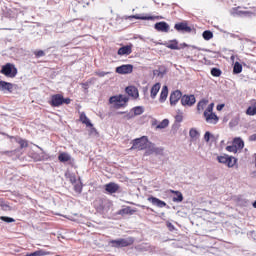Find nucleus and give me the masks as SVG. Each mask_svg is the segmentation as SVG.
Instances as JSON below:
<instances>
[{"label": "nucleus", "instance_id": "nucleus-1", "mask_svg": "<svg viewBox=\"0 0 256 256\" xmlns=\"http://www.w3.org/2000/svg\"><path fill=\"white\" fill-rule=\"evenodd\" d=\"M213 107H215V104H209L207 100H202L198 103V111L204 110V119L206 123H209L210 125H217V123H219V117L213 113Z\"/></svg>", "mask_w": 256, "mask_h": 256}, {"label": "nucleus", "instance_id": "nucleus-2", "mask_svg": "<svg viewBox=\"0 0 256 256\" xmlns=\"http://www.w3.org/2000/svg\"><path fill=\"white\" fill-rule=\"evenodd\" d=\"M157 95H159L158 102L160 104L165 103V101H167V98L169 97V87H167V85H164L161 88V83L159 82L155 83L150 88V97L151 99H157Z\"/></svg>", "mask_w": 256, "mask_h": 256}, {"label": "nucleus", "instance_id": "nucleus-3", "mask_svg": "<svg viewBox=\"0 0 256 256\" xmlns=\"http://www.w3.org/2000/svg\"><path fill=\"white\" fill-rule=\"evenodd\" d=\"M109 103L114 109H124V107H127V103H129V97L117 94L110 97Z\"/></svg>", "mask_w": 256, "mask_h": 256}, {"label": "nucleus", "instance_id": "nucleus-4", "mask_svg": "<svg viewBox=\"0 0 256 256\" xmlns=\"http://www.w3.org/2000/svg\"><path fill=\"white\" fill-rule=\"evenodd\" d=\"M245 147V142L243 141V139L241 138H234L231 142L227 143L226 146V151H228V153H241V151H243Z\"/></svg>", "mask_w": 256, "mask_h": 256}, {"label": "nucleus", "instance_id": "nucleus-5", "mask_svg": "<svg viewBox=\"0 0 256 256\" xmlns=\"http://www.w3.org/2000/svg\"><path fill=\"white\" fill-rule=\"evenodd\" d=\"M0 73L5 77H8V79H15V77H17V73H19V70L15 64L7 63L1 67Z\"/></svg>", "mask_w": 256, "mask_h": 256}, {"label": "nucleus", "instance_id": "nucleus-6", "mask_svg": "<svg viewBox=\"0 0 256 256\" xmlns=\"http://www.w3.org/2000/svg\"><path fill=\"white\" fill-rule=\"evenodd\" d=\"M71 98H64L61 94L52 95L50 98V105L52 107H61V105H69Z\"/></svg>", "mask_w": 256, "mask_h": 256}, {"label": "nucleus", "instance_id": "nucleus-7", "mask_svg": "<svg viewBox=\"0 0 256 256\" xmlns=\"http://www.w3.org/2000/svg\"><path fill=\"white\" fill-rule=\"evenodd\" d=\"M147 147H152V145L151 142H149V139L145 136L132 141V149H138L141 151L143 149H147Z\"/></svg>", "mask_w": 256, "mask_h": 256}, {"label": "nucleus", "instance_id": "nucleus-8", "mask_svg": "<svg viewBox=\"0 0 256 256\" xmlns=\"http://www.w3.org/2000/svg\"><path fill=\"white\" fill-rule=\"evenodd\" d=\"M115 72L118 75H131V73H133V65L123 64L121 66L116 67Z\"/></svg>", "mask_w": 256, "mask_h": 256}, {"label": "nucleus", "instance_id": "nucleus-9", "mask_svg": "<svg viewBox=\"0 0 256 256\" xmlns=\"http://www.w3.org/2000/svg\"><path fill=\"white\" fill-rule=\"evenodd\" d=\"M111 243L113 247H129V245H133V238L113 240Z\"/></svg>", "mask_w": 256, "mask_h": 256}, {"label": "nucleus", "instance_id": "nucleus-10", "mask_svg": "<svg viewBox=\"0 0 256 256\" xmlns=\"http://www.w3.org/2000/svg\"><path fill=\"white\" fill-rule=\"evenodd\" d=\"M196 99L194 95H184L181 98V104L183 107H192V105H195Z\"/></svg>", "mask_w": 256, "mask_h": 256}, {"label": "nucleus", "instance_id": "nucleus-11", "mask_svg": "<svg viewBox=\"0 0 256 256\" xmlns=\"http://www.w3.org/2000/svg\"><path fill=\"white\" fill-rule=\"evenodd\" d=\"M183 98V94L179 90H174L170 93V105H177L179 103V100Z\"/></svg>", "mask_w": 256, "mask_h": 256}, {"label": "nucleus", "instance_id": "nucleus-12", "mask_svg": "<svg viewBox=\"0 0 256 256\" xmlns=\"http://www.w3.org/2000/svg\"><path fill=\"white\" fill-rule=\"evenodd\" d=\"M131 53H133V45H126L118 49L117 55L120 57H127L128 55H131Z\"/></svg>", "mask_w": 256, "mask_h": 256}, {"label": "nucleus", "instance_id": "nucleus-13", "mask_svg": "<svg viewBox=\"0 0 256 256\" xmlns=\"http://www.w3.org/2000/svg\"><path fill=\"white\" fill-rule=\"evenodd\" d=\"M148 201H149V203L154 205V207H158V209H163V208L167 207V203L165 201H162L161 199L156 198V197H149Z\"/></svg>", "mask_w": 256, "mask_h": 256}, {"label": "nucleus", "instance_id": "nucleus-14", "mask_svg": "<svg viewBox=\"0 0 256 256\" xmlns=\"http://www.w3.org/2000/svg\"><path fill=\"white\" fill-rule=\"evenodd\" d=\"M125 91L129 97H132V99H139V89H137V87L128 86Z\"/></svg>", "mask_w": 256, "mask_h": 256}, {"label": "nucleus", "instance_id": "nucleus-15", "mask_svg": "<svg viewBox=\"0 0 256 256\" xmlns=\"http://www.w3.org/2000/svg\"><path fill=\"white\" fill-rule=\"evenodd\" d=\"M156 31H161L162 33H169V24L167 22H158L154 25Z\"/></svg>", "mask_w": 256, "mask_h": 256}, {"label": "nucleus", "instance_id": "nucleus-16", "mask_svg": "<svg viewBox=\"0 0 256 256\" xmlns=\"http://www.w3.org/2000/svg\"><path fill=\"white\" fill-rule=\"evenodd\" d=\"M174 28L176 31H182L184 33H191V27L187 25L185 22L175 24Z\"/></svg>", "mask_w": 256, "mask_h": 256}, {"label": "nucleus", "instance_id": "nucleus-17", "mask_svg": "<svg viewBox=\"0 0 256 256\" xmlns=\"http://www.w3.org/2000/svg\"><path fill=\"white\" fill-rule=\"evenodd\" d=\"M0 91H3V93H11V91H13V84L0 81Z\"/></svg>", "mask_w": 256, "mask_h": 256}, {"label": "nucleus", "instance_id": "nucleus-18", "mask_svg": "<svg viewBox=\"0 0 256 256\" xmlns=\"http://www.w3.org/2000/svg\"><path fill=\"white\" fill-rule=\"evenodd\" d=\"M79 119L81 123H83L86 127H88V129H93V123H91V120H89L86 113H83V112L80 113Z\"/></svg>", "mask_w": 256, "mask_h": 256}, {"label": "nucleus", "instance_id": "nucleus-19", "mask_svg": "<svg viewBox=\"0 0 256 256\" xmlns=\"http://www.w3.org/2000/svg\"><path fill=\"white\" fill-rule=\"evenodd\" d=\"M130 113L133 115V117H138L139 115H143V113H145V107L135 106L130 110Z\"/></svg>", "mask_w": 256, "mask_h": 256}, {"label": "nucleus", "instance_id": "nucleus-20", "mask_svg": "<svg viewBox=\"0 0 256 256\" xmlns=\"http://www.w3.org/2000/svg\"><path fill=\"white\" fill-rule=\"evenodd\" d=\"M246 115L249 117H255L256 115V100H253L251 105L246 110Z\"/></svg>", "mask_w": 256, "mask_h": 256}, {"label": "nucleus", "instance_id": "nucleus-21", "mask_svg": "<svg viewBox=\"0 0 256 256\" xmlns=\"http://www.w3.org/2000/svg\"><path fill=\"white\" fill-rule=\"evenodd\" d=\"M105 191H107V193H117V191H119V185L116 183L106 184Z\"/></svg>", "mask_w": 256, "mask_h": 256}, {"label": "nucleus", "instance_id": "nucleus-22", "mask_svg": "<svg viewBox=\"0 0 256 256\" xmlns=\"http://www.w3.org/2000/svg\"><path fill=\"white\" fill-rule=\"evenodd\" d=\"M171 124V120L169 118H164L161 121H159V125L157 126V130L161 131L163 129H167L169 125Z\"/></svg>", "mask_w": 256, "mask_h": 256}, {"label": "nucleus", "instance_id": "nucleus-23", "mask_svg": "<svg viewBox=\"0 0 256 256\" xmlns=\"http://www.w3.org/2000/svg\"><path fill=\"white\" fill-rule=\"evenodd\" d=\"M189 136L192 141H197L201 137V132L197 128H191L189 131Z\"/></svg>", "mask_w": 256, "mask_h": 256}, {"label": "nucleus", "instance_id": "nucleus-24", "mask_svg": "<svg viewBox=\"0 0 256 256\" xmlns=\"http://www.w3.org/2000/svg\"><path fill=\"white\" fill-rule=\"evenodd\" d=\"M164 45L168 49L179 50V42L177 40H169Z\"/></svg>", "mask_w": 256, "mask_h": 256}, {"label": "nucleus", "instance_id": "nucleus-25", "mask_svg": "<svg viewBox=\"0 0 256 256\" xmlns=\"http://www.w3.org/2000/svg\"><path fill=\"white\" fill-rule=\"evenodd\" d=\"M58 161H60L61 163H68V161H71V155L65 152H61L58 155Z\"/></svg>", "mask_w": 256, "mask_h": 256}, {"label": "nucleus", "instance_id": "nucleus-26", "mask_svg": "<svg viewBox=\"0 0 256 256\" xmlns=\"http://www.w3.org/2000/svg\"><path fill=\"white\" fill-rule=\"evenodd\" d=\"M237 158L234 156H228V159L226 161V165L227 167H229L230 169H233V167L237 166Z\"/></svg>", "mask_w": 256, "mask_h": 256}, {"label": "nucleus", "instance_id": "nucleus-27", "mask_svg": "<svg viewBox=\"0 0 256 256\" xmlns=\"http://www.w3.org/2000/svg\"><path fill=\"white\" fill-rule=\"evenodd\" d=\"M212 139H213V133L206 131L203 136V140L205 141V143H211Z\"/></svg>", "mask_w": 256, "mask_h": 256}, {"label": "nucleus", "instance_id": "nucleus-28", "mask_svg": "<svg viewBox=\"0 0 256 256\" xmlns=\"http://www.w3.org/2000/svg\"><path fill=\"white\" fill-rule=\"evenodd\" d=\"M49 255V252L45 251V250H38L35 251L34 253L28 254L26 256H47Z\"/></svg>", "mask_w": 256, "mask_h": 256}, {"label": "nucleus", "instance_id": "nucleus-29", "mask_svg": "<svg viewBox=\"0 0 256 256\" xmlns=\"http://www.w3.org/2000/svg\"><path fill=\"white\" fill-rule=\"evenodd\" d=\"M130 17H132L133 19H141L142 21H145V20L149 21V20L155 19L154 16H139V15H134V16H130Z\"/></svg>", "mask_w": 256, "mask_h": 256}, {"label": "nucleus", "instance_id": "nucleus-30", "mask_svg": "<svg viewBox=\"0 0 256 256\" xmlns=\"http://www.w3.org/2000/svg\"><path fill=\"white\" fill-rule=\"evenodd\" d=\"M241 71H243V66L239 62H235L233 72L239 74Z\"/></svg>", "mask_w": 256, "mask_h": 256}, {"label": "nucleus", "instance_id": "nucleus-31", "mask_svg": "<svg viewBox=\"0 0 256 256\" xmlns=\"http://www.w3.org/2000/svg\"><path fill=\"white\" fill-rule=\"evenodd\" d=\"M0 207L3 209V211H11L12 209L11 205L7 204L3 200H0Z\"/></svg>", "mask_w": 256, "mask_h": 256}, {"label": "nucleus", "instance_id": "nucleus-32", "mask_svg": "<svg viewBox=\"0 0 256 256\" xmlns=\"http://www.w3.org/2000/svg\"><path fill=\"white\" fill-rule=\"evenodd\" d=\"M203 39H205V41H209V39H213V32L211 31H204L202 34Z\"/></svg>", "mask_w": 256, "mask_h": 256}, {"label": "nucleus", "instance_id": "nucleus-33", "mask_svg": "<svg viewBox=\"0 0 256 256\" xmlns=\"http://www.w3.org/2000/svg\"><path fill=\"white\" fill-rule=\"evenodd\" d=\"M175 203H181L183 201V194L181 192H176V195L173 197Z\"/></svg>", "mask_w": 256, "mask_h": 256}, {"label": "nucleus", "instance_id": "nucleus-34", "mask_svg": "<svg viewBox=\"0 0 256 256\" xmlns=\"http://www.w3.org/2000/svg\"><path fill=\"white\" fill-rule=\"evenodd\" d=\"M0 221H3L4 223H15V219L9 216H1Z\"/></svg>", "mask_w": 256, "mask_h": 256}, {"label": "nucleus", "instance_id": "nucleus-35", "mask_svg": "<svg viewBox=\"0 0 256 256\" xmlns=\"http://www.w3.org/2000/svg\"><path fill=\"white\" fill-rule=\"evenodd\" d=\"M165 73H166L165 68H159L154 71V75H156V77H163Z\"/></svg>", "mask_w": 256, "mask_h": 256}, {"label": "nucleus", "instance_id": "nucleus-36", "mask_svg": "<svg viewBox=\"0 0 256 256\" xmlns=\"http://www.w3.org/2000/svg\"><path fill=\"white\" fill-rule=\"evenodd\" d=\"M150 125H152V127L157 130V126L159 125V121L157 120V118L152 117L150 119Z\"/></svg>", "mask_w": 256, "mask_h": 256}, {"label": "nucleus", "instance_id": "nucleus-37", "mask_svg": "<svg viewBox=\"0 0 256 256\" xmlns=\"http://www.w3.org/2000/svg\"><path fill=\"white\" fill-rule=\"evenodd\" d=\"M229 156H218L217 161L218 163H223L224 165H227V159Z\"/></svg>", "mask_w": 256, "mask_h": 256}, {"label": "nucleus", "instance_id": "nucleus-38", "mask_svg": "<svg viewBox=\"0 0 256 256\" xmlns=\"http://www.w3.org/2000/svg\"><path fill=\"white\" fill-rule=\"evenodd\" d=\"M211 75L213 77H220L221 76V70L217 69V68H213L211 70Z\"/></svg>", "mask_w": 256, "mask_h": 256}, {"label": "nucleus", "instance_id": "nucleus-39", "mask_svg": "<svg viewBox=\"0 0 256 256\" xmlns=\"http://www.w3.org/2000/svg\"><path fill=\"white\" fill-rule=\"evenodd\" d=\"M15 141H17V143H19L20 147L23 149L25 147H27V141L19 138V139H15Z\"/></svg>", "mask_w": 256, "mask_h": 256}, {"label": "nucleus", "instance_id": "nucleus-40", "mask_svg": "<svg viewBox=\"0 0 256 256\" xmlns=\"http://www.w3.org/2000/svg\"><path fill=\"white\" fill-rule=\"evenodd\" d=\"M36 57H44L45 52L43 50H38L35 52Z\"/></svg>", "mask_w": 256, "mask_h": 256}, {"label": "nucleus", "instance_id": "nucleus-41", "mask_svg": "<svg viewBox=\"0 0 256 256\" xmlns=\"http://www.w3.org/2000/svg\"><path fill=\"white\" fill-rule=\"evenodd\" d=\"M107 75H109V72H105V71L98 72V77H105Z\"/></svg>", "mask_w": 256, "mask_h": 256}, {"label": "nucleus", "instance_id": "nucleus-42", "mask_svg": "<svg viewBox=\"0 0 256 256\" xmlns=\"http://www.w3.org/2000/svg\"><path fill=\"white\" fill-rule=\"evenodd\" d=\"M167 227H168L169 231H175V226L173 224H171V222L167 223Z\"/></svg>", "mask_w": 256, "mask_h": 256}, {"label": "nucleus", "instance_id": "nucleus-43", "mask_svg": "<svg viewBox=\"0 0 256 256\" xmlns=\"http://www.w3.org/2000/svg\"><path fill=\"white\" fill-rule=\"evenodd\" d=\"M124 213H130V215H133V213H135V211L131 210V208H125Z\"/></svg>", "mask_w": 256, "mask_h": 256}, {"label": "nucleus", "instance_id": "nucleus-44", "mask_svg": "<svg viewBox=\"0 0 256 256\" xmlns=\"http://www.w3.org/2000/svg\"><path fill=\"white\" fill-rule=\"evenodd\" d=\"M224 107H225V104H219V105H217L216 109H217V111H223Z\"/></svg>", "mask_w": 256, "mask_h": 256}, {"label": "nucleus", "instance_id": "nucleus-45", "mask_svg": "<svg viewBox=\"0 0 256 256\" xmlns=\"http://www.w3.org/2000/svg\"><path fill=\"white\" fill-rule=\"evenodd\" d=\"M250 141H256V134L250 136Z\"/></svg>", "mask_w": 256, "mask_h": 256}, {"label": "nucleus", "instance_id": "nucleus-46", "mask_svg": "<svg viewBox=\"0 0 256 256\" xmlns=\"http://www.w3.org/2000/svg\"><path fill=\"white\" fill-rule=\"evenodd\" d=\"M35 160H36V161H43V158H41V157H35Z\"/></svg>", "mask_w": 256, "mask_h": 256}, {"label": "nucleus", "instance_id": "nucleus-47", "mask_svg": "<svg viewBox=\"0 0 256 256\" xmlns=\"http://www.w3.org/2000/svg\"><path fill=\"white\" fill-rule=\"evenodd\" d=\"M181 47H187L186 43L181 44Z\"/></svg>", "mask_w": 256, "mask_h": 256}, {"label": "nucleus", "instance_id": "nucleus-48", "mask_svg": "<svg viewBox=\"0 0 256 256\" xmlns=\"http://www.w3.org/2000/svg\"><path fill=\"white\" fill-rule=\"evenodd\" d=\"M254 209H256V201L252 204Z\"/></svg>", "mask_w": 256, "mask_h": 256}, {"label": "nucleus", "instance_id": "nucleus-49", "mask_svg": "<svg viewBox=\"0 0 256 256\" xmlns=\"http://www.w3.org/2000/svg\"><path fill=\"white\" fill-rule=\"evenodd\" d=\"M231 59H235V57L232 56Z\"/></svg>", "mask_w": 256, "mask_h": 256}, {"label": "nucleus", "instance_id": "nucleus-50", "mask_svg": "<svg viewBox=\"0 0 256 256\" xmlns=\"http://www.w3.org/2000/svg\"><path fill=\"white\" fill-rule=\"evenodd\" d=\"M73 221H77V219L74 218Z\"/></svg>", "mask_w": 256, "mask_h": 256}]
</instances>
